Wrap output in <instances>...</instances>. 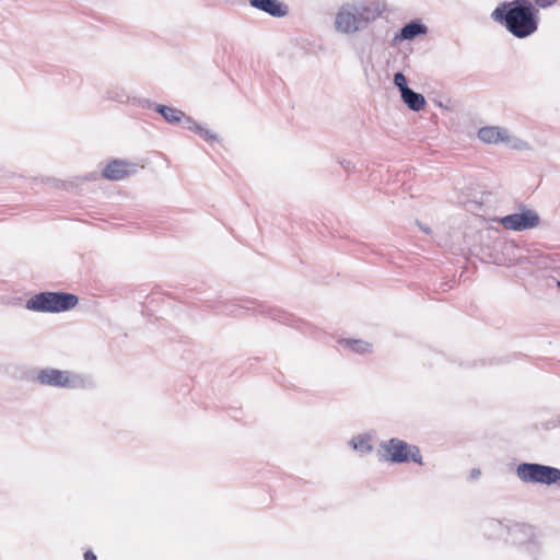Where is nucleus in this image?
<instances>
[{
  "label": "nucleus",
  "instance_id": "obj_6",
  "mask_svg": "<svg viewBox=\"0 0 560 560\" xmlns=\"http://www.w3.org/2000/svg\"><path fill=\"white\" fill-rule=\"evenodd\" d=\"M335 26L337 31L346 34L360 30V18L357 14L354 3H346L339 9L335 19Z\"/></svg>",
  "mask_w": 560,
  "mask_h": 560
},
{
  "label": "nucleus",
  "instance_id": "obj_2",
  "mask_svg": "<svg viewBox=\"0 0 560 560\" xmlns=\"http://www.w3.org/2000/svg\"><path fill=\"white\" fill-rule=\"evenodd\" d=\"M79 302L77 295L65 292H42L26 302L31 311L43 313H59L73 308Z\"/></svg>",
  "mask_w": 560,
  "mask_h": 560
},
{
  "label": "nucleus",
  "instance_id": "obj_22",
  "mask_svg": "<svg viewBox=\"0 0 560 560\" xmlns=\"http://www.w3.org/2000/svg\"><path fill=\"white\" fill-rule=\"evenodd\" d=\"M479 476H480V470H479V469H476V468H475V469H472V470L470 471V478H471V479H477Z\"/></svg>",
  "mask_w": 560,
  "mask_h": 560
},
{
  "label": "nucleus",
  "instance_id": "obj_4",
  "mask_svg": "<svg viewBox=\"0 0 560 560\" xmlns=\"http://www.w3.org/2000/svg\"><path fill=\"white\" fill-rule=\"evenodd\" d=\"M387 458L394 463H406L412 460L422 465V456L418 446L408 445L398 439H390L384 446Z\"/></svg>",
  "mask_w": 560,
  "mask_h": 560
},
{
  "label": "nucleus",
  "instance_id": "obj_16",
  "mask_svg": "<svg viewBox=\"0 0 560 560\" xmlns=\"http://www.w3.org/2000/svg\"><path fill=\"white\" fill-rule=\"evenodd\" d=\"M184 124L187 129L196 132L197 135H199L200 137H202L206 140L215 139V137L213 135H211L209 130L205 129L202 126H200L199 124H197L196 121L191 120L188 117L185 118Z\"/></svg>",
  "mask_w": 560,
  "mask_h": 560
},
{
  "label": "nucleus",
  "instance_id": "obj_9",
  "mask_svg": "<svg viewBox=\"0 0 560 560\" xmlns=\"http://www.w3.org/2000/svg\"><path fill=\"white\" fill-rule=\"evenodd\" d=\"M385 10V4L378 0L364 1L355 4L360 23H369L377 19Z\"/></svg>",
  "mask_w": 560,
  "mask_h": 560
},
{
  "label": "nucleus",
  "instance_id": "obj_19",
  "mask_svg": "<svg viewBox=\"0 0 560 560\" xmlns=\"http://www.w3.org/2000/svg\"><path fill=\"white\" fill-rule=\"evenodd\" d=\"M394 83L400 90L401 94H402V91L405 90V88H408L407 79L401 72H397L394 75Z\"/></svg>",
  "mask_w": 560,
  "mask_h": 560
},
{
  "label": "nucleus",
  "instance_id": "obj_18",
  "mask_svg": "<svg viewBox=\"0 0 560 560\" xmlns=\"http://www.w3.org/2000/svg\"><path fill=\"white\" fill-rule=\"evenodd\" d=\"M352 446L354 450L360 451L362 453H368L372 451L371 440L369 436H358L352 441Z\"/></svg>",
  "mask_w": 560,
  "mask_h": 560
},
{
  "label": "nucleus",
  "instance_id": "obj_20",
  "mask_svg": "<svg viewBox=\"0 0 560 560\" xmlns=\"http://www.w3.org/2000/svg\"><path fill=\"white\" fill-rule=\"evenodd\" d=\"M557 0H534L535 4L539 8H548L552 5Z\"/></svg>",
  "mask_w": 560,
  "mask_h": 560
},
{
  "label": "nucleus",
  "instance_id": "obj_23",
  "mask_svg": "<svg viewBox=\"0 0 560 560\" xmlns=\"http://www.w3.org/2000/svg\"><path fill=\"white\" fill-rule=\"evenodd\" d=\"M559 285H560V282H559Z\"/></svg>",
  "mask_w": 560,
  "mask_h": 560
},
{
  "label": "nucleus",
  "instance_id": "obj_11",
  "mask_svg": "<svg viewBox=\"0 0 560 560\" xmlns=\"http://www.w3.org/2000/svg\"><path fill=\"white\" fill-rule=\"evenodd\" d=\"M511 541L515 545L529 542L535 537V528L528 524L516 523L509 528Z\"/></svg>",
  "mask_w": 560,
  "mask_h": 560
},
{
  "label": "nucleus",
  "instance_id": "obj_1",
  "mask_svg": "<svg viewBox=\"0 0 560 560\" xmlns=\"http://www.w3.org/2000/svg\"><path fill=\"white\" fill-rule=\"evenodd\" d=\"M537 10L529 0H514L498 5L491 16L503 21L505 27L515 37L524 38L538 28Z\"/></svg>",
  "mask_w": 560,
  "mask_h": 560
},
{
  "label": "nucleus",
  "instance_id": "obj_13",
  "mask_svg": "<svg viewBox=\"0 0 560 560\" xmlns=\"http://www.w3.org/2000/svg\"><path fill=\"white\" fill-rule=\"evenodd\" d=\"M404 103L412 110L419 112L425 106V98L422 94L412 91L409 88H405L401 94Z\"/></svg>",
  "mask_w": 560,
  "mask_h": 560
},
{
  "label": "nucleus",
  "instance_id": "obj_5",
  "mask_svg": "<svg viewBox=\"0 0 560 560\" xmlns=\"http://www.w3.org/2000/svg\"><path fill=\"white\" fill-rule=\"evenodd\" d=\"M499 222L506 230L524 231L537 228L540 223V218L536 211L524 208L520 213L500 218Z\"/></svg>",
  "mask_w": 560,
  "mask_h": 560
},
{
  "label": "nucleus",
  "instance_id": "obj_15",
  "mask_svg": "<svg viewBox=\"0 0 560 560\" xmlns=\"http://www.w3.org/2000/svg\"><path fill=\"white\" fill-rule=\"evenodd\" d=\"M425 33H427V27L423 24L412 22V23L405 25L400 30V34L398 37L401 39H412L417 35L425 34Z\"/></svg>",
  "mask_w": 560,
  "mask_h": 560
},
{
  "label": "nucleus",
  "instance_id": "obj_12",
  "mask_svg": "<svg viewBox=\"0 0 560 560\" xmlns=\"http://www.w3.org/2000/svg\"><path fill=\"white\" fill-rule=\"evenodd\" d=\"M478 137L486 143H499L509 139L506 130L499 127H483L479 129Z\"/></svg>",
  "mask_w": 560,
  "mask_h": 560
},
{
  "label": "nucleus",
  "instance_id": "obj_7",
  "mask_svg": "<svg viewBox=\"0 0 560 560\" xmlns=\"http://www.w3.org/2000/svg\"><path fill=\"white\" fill-rule=\"evenodd\" d=\"M37 378L40 384L55 387H74L77 386V377L67 371L57 369L42 370Z\"/></svg>",
  "mask_w": 560,
  "mask_h": 560
},
{
  "label": "nucleus",
  "instance_id": "obj_10",
  "mask_svg": "<svg viewBox=\"0 0 560 560\" xmlns=\"http://www.w3.org/2000/svg\"><path fill=\"white\" fill-rule=\"evenodd\" d=\"M252 7L272 16L282 18L288 14V7L279 0H249Z\"/></svg>",
  "mask_w": 560,
  "mask_h": 560
},
{
  "label": "nucleus",
  "instance_id": "obj_14",
  "mask_svg": "<svg viewBox=\"0 0 560 560\" xmlns=\"http://www.w3.org/2000/svg\"><path fill=\"white\" fill-rule=\"evenodd\" d=\"M156 110L170 124L180 122L186 118L182 110L165 105H158Z\"/></svg>",
  "mask_w": 560,
  "mask_h": 560
},
{
  "label": "nucleus",
  "instance_id": "obj_3",
  "mask_svg": "<svg viewBox=\"0 0 560 560\" xmlns=\"http://www.w3.org/2000/svg\"><path fill=\"white\" fill-rule=\"evenodd\" d=\"M522 481L551 485L560 480V469L540 464L524 463L517 467Z\"/></svg>",
  "mask_w": 560,
  "mask_h": 560
},
{
  "label": "nucleus",
  "instance_id": "obj_21",
  "mask_svg": "<svg viewBox=\"0 0 560 560\" xmlns=\"http://www.w3.org/2000/svg\"><path fill=\"white\" fill-rule=\"evenodd\" d=\"M84 560H97V557L92 550H86L84 552Z\"/></svg>",
  "mask_w": 560,
  "mask_h": 560
},
{
  "label": "nucleus",
  "instance_id": "obj_8",
  "mask_svg": "<svg viewBox=\"0 0 560 560\" xmlns=\"http://www.w3.org/2000/svg\"><path fill=\"white\" fill-rule=\"evenodd\" d=\"M136 173V165L122 160H113L102 172L108 180H121Z\"/></svg>",
  "mask_w": 560,
  "mask_h": 560
},
{
  "label": "nucleus",
  "instance_id": "obj_17",
  "mask_svg": "<svg viewBox=\"0 0 560 560\" xmlns=\"http://www.w3.org/2000/svg\"><path fill=\"white\" fill-rule=\"evenodd\" d=\"M342 343H345V346L348 347L353 352L358 353H365L371 350V345L362 340L347 339L343 340Z\"/></svg>",
  "mask_w": 560,
  "mask_h": 560
}]
</instances>
